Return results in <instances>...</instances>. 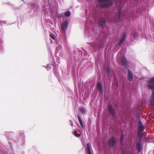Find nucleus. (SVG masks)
Listing matches in <instances>:
<instances>
[{"instance_id": "29", "label": "nucleus", "mask_w": 154, "mask_h": 154, "mask_svg": "<svg viewBox=\"0 0 154 154\" xmlns=\"http://www.w3.org/2000/svg\"><path fill=\"white\" fill-rule=\"evenodd\" d=\"M121 154H127L128 153L126 151L124 150V149H121Z\"/></svg>"}, {"instance_id": "18", "label": "nucleus", "mask_w": 154, "mask_h": 154, "mask_svg": "<svg viewBox=\"0 0 154 154\" xmlns=\"http://www.w3.org/2000/svg\"><path fill=\"white\" fill-rule=\"evenodd\" d=\"M136 147L139 152H140L142 149V146L141 144V142L138 141L137 143Z\"/></svg>"}, {"instance_id": "13", "label": "nucleus", "mask_w": 154, "mask_h": 154, "mask_svg": "<svg viewBox=\"0 0 154 154\" xmlns=\"http://www.w3.org/2000/svg\"><path fill=\"white\" fill-rule=\"evenodd\" d=\"M68 26V22L67 20L64 21L63 23L61 28L63 32H65V30L67 29Z\"/></svg>"}, {"instance_id": "23", "label": "nucleus", "mask_w": 154, "mask_h": 154, "mask_svg": "<svg viewBox=\"0 0 154 154\" xmlns=\"http://www.w3.org/2000/svg\"><path fill=\"white\" fill-rule=\"evenodd\" d=\"M79 110L83 114H84L86 112V111L85 108L83 107L79 108Z\"/></svg>"}, {"instance_id": "2", "label": "nucleus", "mask_w": 154, "mask_h": 154, "mask_svg": "<svg viewBox=\"0 0 154 154\" xmlns=\"http://www.w3.org/2000/svg\"><path fill=\"white\" fill-rule=\"evenodd\" d=\"M147 86L148 89L152 91L150 97V103L154 106V76L148 80Z\"/></svg>"}, {"instance_id": "40", "label": "nucleus", "mask_w": 154, "mask_h": 154, "mask_svg": "<svg viewBox=\"0 0 154 154\" xmlns=\"http://www.w3.org/2000/svg\"><path fill=\"white\" fill-rule=\"evenodd\" d=\"M95 17H98V15H96V16H95Z\"/></svg>"}, {"instance_id": "17", "label": "nucleus", "mask_w": 154, "mask_h": 154, "mask_svg": "<svg viewBox=\"0 0 154 154\" xmlns=\"http://www.w3.org/2000/svg\"><path fill=\"white\" fill-rule=\"evenodd\" d=\"M111 67L109 66H108L105 68V69L106 71V74L107 75L109 76L111 75Z\"/></svg>"}, {"instance_id": "28", "label": "nucleus", "mask_w": 154, "mask_h": 154, "mask_svg": "<svg viewBox=\"0 0 154 154\" xmlns=\"http://www.w3.org/2000/svg\"><path fill=\"white\" fill-rule=\"evenodd\" d=\"M136 118L137 120H138L139 121L140 120V114L139 112L137 114L136 116Z\"/></svg>"}, {"instance_id": "12", "label": "nucleus", "mask_w": 154, "mask_h": 154, "mask_svg": "<svg viewBox=\"0 0 154 154\" xmlns=\"http://www.w3.org/2000/svg\"><path fill=\"white\" fill-rule=\"evenodd\" d=\"M96 87L99 90L100 94H102L103 93V91L102 84L100 82H97Z\"/></svg>"}, {"instance_id": "25", "label": "nucleus", "mask_w": 154, "mask_h": 154, "mask_svg": "<svg viewBox=\"0 0 154 154\" xmlns=\"http://www.w3.org/2000/svg\"><path fill=\"white\" fill-rule=\"evenodd\" d=\"M124 135L122 134L120 137V142H124Z\"/></svg>"}, {"instance_id": "16", "label": "nucleus", "mask_w": 154, "mask_h": 154, "mask_svg": "<svg viewBox=\"0 0 154 154\" xmlns=\"http://www.w3.org/2000/svg\"><path fill=\"white\" fill-rule=\"evenodd\" d=\"M131 35H132L135 39H137L138 37L139 34L136 31L134 30L131 33Z\"/></svg>"}, {"instance_id": "43", "label": "nucleus", "mask_w": 154, "mask_h": 154, "mask_svg": "<svg viewBox=\"0 0 154 154\" xmlns=\"http://www.w3.org/2000/svg\"><path fill=\"white\" fill-rule=\"evenodd\" d=\"M43 8H45V7H46V5H43Z\"/></svg>"}, {"instance_id": "27", "label": "nucleus", "mask_w": 154, "mask_h": 154, "mask_svg": "<svg viewBox=\"0 0 154 154\" xmlns=\"http://www.w3.org/2000/svg\"><path fill=\"white\" fill-rule=\"evenodd\" d=\"M43 66L45 67L48 71L51 68V65L50 64H48L47 65V66Z\"/></svg>"}, {"instance_id": "37", "label": "nucleus", "mask_w": 154, "mask_h": 154, "mask_svg": "<svg viewBox=\"0 0 154 154\" xmlns=\"http://www.w3.org/2000/svg\"><path fill=\"white\" fill-rule=\"evenodd\" d=\"M69 121H70V124L72 126H73V123L72 122L71 120H70Z\"/></svg>"}, {"instance_id": "41", "label": "nucleus", "mask_w": 154, "mask_h": 154, "mask_svg": "<svg viewBox=\"0 0 154 154\" xmlns=\"http://www.w3.org/2000/svg\"><path fill=\"white\" fill-rule=\"evenodd\" d=\"M58 47H57V48H56V51H57V50H58Z\"/></svg>"}, {"instance_id": "45", "label": "nucleus", "mask_w": 154, "mask_h": 154, "mask_svg": "<svg viewBox=\"0 0 154 154\" xmlns=\"http://www.w3.org/2000/svg\"><path fill=\"white\" fill-rule=\"evenodd\" d=\"M130 16H128L127 17H129Z\"/></svg>"}, {"instance_id": "31", "label": "nucleus", "mask_w": 154, "mask_h": 154, "mask_svg": "<svg viewBox=\"0 0 154 154\" xmlns=\"http://www.w3.org/2000/svg\"><path fill=\"white\" fill-rule=\"evenodd\" d=\"M11 5L12 6V8L15 10H16L18 9H20V8H18V7L15 6L14 5H11Z\"/></svg>"}, {"instance_id": "30", "label": "nucleus", "mask_w": 154, "mask_h": 154, "mask_svg": "<svg viewBox=\"0 0 154 154\" xmlns=\"http://www.w3.org/2000/svg\"><path fill=\"white\" fill-rule=\"evenodd\" d=\"M138 125L139 128H143V125L142 123L141 122V120H140L138 122Z\"/></svg>"}, {"instance_id": "39", "label": "nucleus", "mask_w": 154, "mask_h": 154, "mask_svg": "<svg viewBox=\"0 0 154 154\" xmlns=\"http://www.w3.org/2000/svg\"><path fill=\"white\" fill-rule=\"evenodd\" d=\"M54 74H55V75L56 76H57V73H56H56H55V72H54Z\"/></svg>"}, {"instance_id": "24", "label": "nucleus", "mask_w": 154, "mask_h": 154, "mask_svg": "<svg viewBox=\"0 0 154 154\" xmlns=\"http://www.w3.org/2000/svg\"><path fill=\"white\" fill-rule=\"evenodd\" d=\"M50 36L52 39H53V40L55 41H56V39L55 37V35L54 34L52 33L50 34Z\"/></svg>"}, {"instance_id": "36", "label": "nucleus", "mask_w": 154, "mask_h": 154, "mask_svg": "<svg viewBox=\"0 0 154 154\" xmlns=\"http://www.w3.org/2000/svg\"><path fill=\"white\" fill-rule=\"evenodd\" d=\"M6 21L5 20H1L0 21V23L1 24H5L6 23Z\"/></svg>"}, {"instance_id": "6", "label": "nucleus", "mask_w": 154, "mask_h": 154, "mask_svg": "<svg viewBox=\"0 0 154 154\" xmlns=\"http://www.w3.org/2000/svg\"><path fill=\"white\" fill-rule=\"evenodd\" d=\"M107 142L110 148H113L116 143L115 137L113 136H112L110 138L108 139Z\"/></svg>"}, {"instance_id": "22", "label": "nucleus", "mask_w": 154, "mask_h": 154, "mask_svg": "<svg viewBox=\"0 0 154 154\" xmlns=\"http://www.w3.org/2000/svg\"><path fill=\"white\" fill-rule=\"evenodd\" d=\"M3 41L2 39L0 38V51H1L3 49Z\"/></svg>"}, {"instance_id": "21", "label": "nucleus", "mask_w": 154, "mask_h": 154, "mask_svg": "<svg viewBox=\"0 0 154 154\" xmlns=\"http://www.w3.org/2000/svg\"><path fill=\"white\" fill-rule=\"evenodd\" d=\"M122 11V7H120L118 9V12L119 13V15H118V18L119 20L121 19V12Z\"/></svg>"}, {"instance_id": "35", "label": "nucleus", "mask_w": 154, "mask_h": 154, "mask_svg": "<svg viewBox=\"0 0 154 154\" xmlns=\"http://www.w3.org/2000/svg\"><path fill=\"white\" fill-rule=\"evenodd\" d=\"M82 128L83 129H85V126L83 125V123H80Z\"/></svg>"}, {"instance_id": "19", "label": "nucleus", "mask_w": 154, "mask_h": 154, "mask_svg": "<svg viewBox=\"0 0 154 154\" xmlns=\"http://www.w3.org/2000/svg\"><path fill=\"white\" fill-rule=\"evenodd\" d=\"M137 134L139 139V141L141 142L142 140V135L139 132V131L138 132Z\"/></svg>"}, {"instance_id": "9", "label": "nucleus", "mask_w": 154, "mask_h": 154, "mask_svg": "<svg viewBox=\"0 0 154 154\" xmlns=\"http://www.w3.org/2000/svg\"><path fill=\"white\" fill-rule=\"evenodd\" d=\"M28 6L29 7L30 6L31 7V9H33L34 11L35 12H38V9L39 8V5H38L36 3H31L30 4H28Z\"/></svg>"}, {"instance_id": "44", "label": "nucleus", "mask_w": 154, "mask_h": 154, "mask_svg": "<svg viewBox=\"0 0 154 154\" xmlns=\"http://www.w3.org/2000/svg\"><path fill=\"white\" fill-rule=\"evenodd\" d=\"M7 4H10L9 2H8Z\"/></svg>"}, {"instance_id": "26", "label": "nucleus", "mask_w": 154, "mask_h": 154, "mask_svg": "<svg viewBox=\"0 0 154 154\" xmlns=\"http://www.w3.org/2000/svg\"><path fill=\"white\" fill-rule=\"evenodd\" d=\"M74 135L77 137H79L81 136V134H78L77 133L76 131H74Z\"/></svg>"}, {"instance_id": "38", "label": "nucleus", "mask_w": 154, "mask_h": 154, "mask_svg": "<svg viewBox=\"0 0 154 154\" xmlns=\"http://www.w3.org/2000/svg\"><path fill=\"white\" fill-rule=\"evenodd\" d=\"M116 85L117 86H118V82L117 81L116 82Z\"/></svg>"}, {"instance_id": "8", "label": "nucleus", "mask_w": 154, "mask_h": 154, "mask_svg": "<svg viewBox=\"0 0 154 154\" xmlns=\"http://www.w3.org/2000/svg\"><path fill=\"white\" fill-rule=\"evenodd\" d=\"M121 61L122 66L125 68L128 67V62L126 58L124 56H122L121 58Z\"/></svg>"}, {"instance_id": "10", "label": "nucleus", "mask_w": 154, "mask_h": 154, "mask_svg": "<svg viewBox=\"0 0 154 154\" xmlns=\"http://www.w3.org/2000/svg\"><path fill=\"white\" fill-rule=\"evenodd\" d=\"M107 109L110 114L112 116H114L115 111L112 106L111 104H109L107 106Z\"/></svg>"}, {"instance_id": "33", "label": "nucleus", "mask_w": 154, "mask_h": 154, "mask_svg": "<svg viewBox=\"0 0 154 154\" xmlns=\"http://www.w3.org/2000/svg\"><path fill=\"white\" fill-rule=\"evenodd\" d=\"M120 145L121 146V149H124L123 147L124 146V142H120Z\"/></svg>"}, {"instance_id": "4", "label": "nucleus", "mask_w": 154, "mask_h": 154, "mask_svg": "<svg viewBox=\"0 0 154 154\" xmlns=\"http://www.w3.org/2000/svg\"><path fill=\"white\" fill-rule=\"evenodd\" d=\"M91 22H90L89 20L87 19V21L85 26L86 30L85 34L86 35L88 36L89 39H91L92 41H93L95 39L94 38L92 35L93 34L91 33L89 31V29L91 26Z\"/></svg>"}, {"instance_id": "15", "label": "nucleus", "mask_w": 154, "mask_h": 154, "mask_svg": "<svg viewBox=\"0 0 154 154\" xmlns=\"http://www.w3.org/2000/svg\"><path fill=\"white\" fill-rule=\"evenodd\" d=\"M91 148V146L90 143H88L86 145V146L85 147V150L87 154H91L90 149Z\"/></svg>"}, {"instance_id": "5", "label": "nucleus", "mask_w": 154, "mask_h": 154, "mask_svg": "<svg viewBox=\"0 0 154 154\" xmlns=\"http://www.w3.org/2000/svg\"><path fill=\"white\" fill-rule=\"evenodd\" d=\"M96 43L92 42L89 43L90 45L93 47H95L97 45H99L100 47H104V41L103 40L97 39Z\"/></svg>"}, {"instance_id": "7", "label": "nucleus", "mask_w": 154, "mask_h": 154, "mask_svg": "<svg viewBox=\"0 0 154 154\" xmlns=\"http://www.w3.org/2000/svg\"><path fill=\"white\" fill-rule=\"evenodd\" d=\"M106 20L105 17H102L99 19L98 23L101 26L104 27L106 26Z\"/></svg>"}, {"instance_id": "42", "label": "nucleus", "mask_w": 154, "mask_h": 154, "mask_svg": "<svg viewBox=\"0 0 154 154\" xmlns=\"http://www.w3.org/2000/svg\"><path fill=\"white\" fill-rule=\"evenodd\" d=\"M43 3H45V4L46 3L45 1L44 0L43 2Z\"/></svg>"}, {"instance_id": "1", "label": "nucleus", "mask_w": 154, "mask_h": 154, "mask_svg": "<svg viewBox=\"0 0 154 154\" xmlns=\"http://www.w3.org/2000/svg\"><path fill=\"white\" fill-rule=\"evenodd\" d=\"M4 134L8 143L4 144V146L7 149L11 148L12 145L14 143H17L20 146H23L25 143V136L23 130L17 131L16 134L12 131H5Z\"/></svg>"}, {"instance_id": "32", "label": "nucleus", "mask_w": 154, "mask_h": 154, "mask_svg": "<svg viewBox=\"0 0 154 154\" xmlns=\"http://www.w3.org/2000/svg\"><path fill=\"white\" fill-rule=\"evenodd\" d=\"M77 117H78V118L79 123H82L83 122L82 121V120L81 119L79 115V114H78Z\"/></svg>"}, {"instance_id": "14", "label": "nucleus", "mask_w": 154, "mask_h": 154, "mask_svg": "<svg viewBox=\"0 0 154 154\" xmlns=\"http://www.w3.org/2000/svg\"><path fill=\"white\" fill-rule=\"evenodd\" d=\"M128 74L127 75L128 79L130 81H132L133 79V75L132 72L129 69L127 70Z\"/></svg>"}, {"instance_id": "34", "label": "nucleus", "mask_w": 154, "mask_h": 154, "mask_svg": "<svg viewBox=\"0 0 154 154\" xmlns=\"http://www.w3.org/2000/svg\"><path fill=\"white\" fill-rule=\"evenodd\" d=\"M144 130V129L143 128H143H139V131H139V132H140L141 133L143 132Z\"/></svg>"}, {"instance_id": "3", "label": "nucleus", "mask_w": 154, "mask_h": 154, "mask_svg": "<svg viewBox=\"0 0 154 154\" xmlns=\"http://www.w3.org/2000/svg\"><path fill=\"white\" fill-rule=\"evenodd\" d=\"M100 7L103 8H109L114 5L113 0H98Z\"/></svg>"}, {"instance_id": "20", "label": "nucleus", "mask_w": 154, "mask_h": 154, "mask_svg": "<svg viewBox=\"0 0 154 154\" xmlns=\"http://www.w3.org/2000/svg\"><path fill=\"white\" fill-rule=\"evenodd\" d=\"M71 13L70 11H67L64 12V15L66 17H69L71 15Z\"/></svg>"}, {"instance_id": "11", "label": "nucleus", "mask_w": 154, "mask_h": 154, "mask_svg": "<svg viewBox=\"0 0 154 154\" xmlns=\"http://www.w3.org/2000/svg\"><path fill=\"white\" fill-rule=\"evenodd\" d=\"M126 36V34L125 32L123 33L122 35L120 37V40L118 44H117V46H119L123 43L125 40Z\"/></svg>"}]
</instances>
